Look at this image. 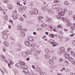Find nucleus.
<instances>
[{
  "label": "nucleus",
  "mask_w": 75,
  "mask_h": 75,
  "mask_svg": "<svg viewBox=\"0 0 75 75\" xmlns=\"http://www.w3.org/2000/svg\"><path fill=\"white\" fill-rule=\"evenodd\" d=\"M19 66H21V65H22L21 67V69H25L26 68H28V67L27 65H25V63L24 62H19Z\"/></svg>",
  "instance_id": "1"
},
{
  "label": "nucleus",
  "mask_w": 75,
  "mask_h": 75,
  "mask_svg": "<svg viewBox=\"0 0 75 75\" xmlns=\"http://www.w3.org/2000/svg\"><path fill=\"white\" fill-rule=\"evenodd\" d=\"M30 13L31 15H35V16H37L38 15V11L37 9H34L33 11H30Z\"/></svg>",
  "instance_id": "2"
},
{
  "label": "nucleus",
  "mask_w": 75,
  "mask_h": 75,
  "mask_svg": "<svg viewBox=\"0 0 75 75\" xmlns=\"http://www.w3.org/2000/svg\"><path fill=\"white\" fill-rule=\"evenodd\" d=\"M49 42L51 43L53 45V47H56L57 45V43L55 42V41L52 40H50L49 41Z\"/></svg>",
  "instance_id": "3"
},
{
  "label": "nucleus",
  "mask_w": 75,
  "mask_h": 75,
  "mask_svg": "<svg viewBox=\"0 0 75 75\" xmlns=\"http://www.w3.org/2000/svg\"><path fill=\"white\" fill-rule=\"evenodd\" d=\"M59 7H60V5L59 4H54L52 6V8L55 10L59 8Z\"/></svg>",
  "instance_id": "4"
},
{
  "label": "nucleus",
  "mask_w": 75,
  "mask_h": 75,
  "mask_svg": "<svg viewBox=\"0 0 75 75\" xmlns=\"http://www.w3.org/2000/svg\"><path fill=\"white\" fill-rule=\"evenodd\" d=\"M48 12L50 14H54L55 13L54 12V11L53 9H49L48 10Z\"/></svg>",
  "instance_id": "5"
},
{
  "label": "nucleus",
  "mask_w": 75,
  "mask_h": 75,
  "mask_svg": "<svg viewBox=\"0 0 75 75\" xmlns=\"http://www.w3.org/2000/svg\"><path fill=\"white\" fill-rule=\"evenodd\" d=\"M42 9L44 11H46L48 10L47 7L46 6H44L42 7Z\"/></svg>",
  "instance_id": "6"
},
{
  "label": "nucleus",
  "mask_w": 75,
  "mask_h": 75,
  "mask_svg": "<svg viewBox=\"0 0 75 75\" xmlns=\"http://www.w3.org/2000/svg\"><path fill=\"white\" fill-rule=\"evenodd\" d=\"M22 55L23 58H25V57L27 56V53L25 52H23L22 53Z\"/></svg>",
  "instance_id": "7"
},
{
  "label": "nucleus",
  "mask_w": 75,
  "mask_h": 75,
  "mask_svg": "<svg viewBox=\"0 0 75 75\" xmlns=\"http://www.w3.org/2000/svg\"><path fill=\"white\" fill-rule=\"evenodd\" d=\"M28 39L29 41H31V42H33L34 41V38L31 36L28 37Z\"/></svg>",
  "instance_id": "8"
},
{
  "label": "nucleus",
  "mask_w": 75,
  "mask_h": 75,
  "mask_svg": "<svg viewBox=\"0 0 75 75\" xmlns=\"http://www.w3.org/2000/svg\"><path fill=\"white\" fill-rule=\"evenodd\" d=\"M60 51L61 52L62 54L64 53L65 52V48L63 47H61Z\"/></svg>",
  "instance_id": "9"
},
{
  "label": "nucleus",
  "mask_w": 75,
  "mask_h": 75,
  "mask_svg": "<svg viewBox=\"0 0 75 75\" xmlns=\"http://www.w3.org/2000/svg\"><path fill=\"white\" fill-rule=\"evenodd\" d=\"M2 37L4 40H7L8 38V35L6 34H4L2 35Z\"/></svg>",
  "instance_id": "10"
},
{
  "label": "nucleus",
  "mask_w": 75,
  "mask_h": 75,
  "mask_svg": "<svg viewBox=\"0 0 75 75\" xmlns=\"http://www.w3.org/2000/svg\"><path fill=\"white\" fill-rule=\"evenodd\" d=\"M58 14L59 16H64L65 15V12L64 11L60 12L58 13Z\"/></svg>",
  "instance_id": "11"
},
{
  "label": "nucleus",
  "mask_w": 75,
  "mask_h": 75,
  "mask_svg": "<svg viewBox=\"0 0 75 75\" xmlns=\"http://www.w3.org/2000/svg\"><path fill=\"white\" fill-rule=\"evenodd\" d=\"M65 57L66 59H69L70 58V56L69 54H65Z\"/></svg>",
  "instance_id": "12"
},
{
  "label": "nucleus",
  "mask_w": 75,
  "mask_h": 75,
  "mask_svg": "<svg viewBox=\"0 0 75 75\" xmlns=\"http://www.w3.org/2000/svg\"><path fill=\"white\" fill-rule=\"evenodd\" d=\"M25 44L26 46H30V42L28 41H25Z\"/></svg>",
  "instance_id": "13"
},
{
  "label": "nucleus",
  "mask_w": 75,
  "mask_h": 75,
  "mask_svg": "<svg viewBox=\"0 0 75 75\" xmlns=\"http://www.w3.org/2000/svg\"><path fill=\"white\" fill-rule=\"evenodd\" d=\"M53 59H50L49 60V62L50 64L51 65H53L54 64V62H53Z\"/></svg>",
  "instance_id": "14"
},
{
  "label": "nucleus",
  "mask_w": 75,
  "mask_h": 75,
  "mask_svg": "<svg viewBox=\"0 0 75 75\" xmlns=\"http://www.w3.org/2000/svg\"><path fill=\"white\" fill-rule=\"evenodd\" d=\"M12 17L13 18L14 20H16V19H17V18H18V16H17L15 14H13L12 16Z\"/></svg>",
  "instance_id": "15"
},
{
  "label": "nucleus",
  "mask_w": 75,
  "mask_h": 75,
  "mask_svg": "<svg viewBox=\"0 0 75 75\" xmlns=\"http://www.w3.org/2000/svg\"><path fill=\"white\" fill-rule=\"evenodd\" d=\"M28 68H26L23 69V71L24 73H25V74H27V73H28V70L27 69Z\"/></svg>",
  "instance_id": "16"
},
{
  "label": "nucleus",
  "mask_w": 75,
  "mask_h": 75,
  "mask_svg": "<svg viewBox=\"0 0 75 75\" xmlns=\"http://www.w3.org/2000/svg\"><path fill=\"white\" fill-rule=\"evenodd\" d=\"M19 30H20L21 29V30H22V31H25L27 30V29H22V28H23V27H22L21 25H20L19 26Z\"/></svg>",
  "instance_id": "17"
},
{
  "label": "nucleus",
  "mask_w": 75,
  "mask_h": 75,
  "mask_svg": "<svg viewBox=\"0 0 75 75\" xmlns=\"http://www.w3.org/2000/svg\"><path fill=\"white\" fill-rule=\"evenodd\" d=\"M8 8L9 10H11L13 8V6L11 5H9L8 6Z\"/></svg>",
  "instance_id": "18"
},
{
  "label": "nucleus",
  "mask_w": 75,
  "mask_h": 75,
  "mask_svg": "<svg viewBox=\"0 0 75 75\" xmlns=\"http://www.w3.org/2000/svg\"><path fill=\"white\" fill-rule=\"evenodd\" d=\"M51 57V55L50 54H46L45 56V57L46 59H48V58H49L50 57Z\"/></svg>",
  "instance_id": "19"
},
{
  "label": "nucleus",
  "mask_w": 75,
  "mask_h": 75,
  "mask_svg": "<svg viewBox=\"0 0 75 75\" xmlns=\"http://www.w3.org/2000/svg\"><path fill=\"white\" fill-rule=\"evenodd\" d=\"M3 44L4 45H6V47H8L9 46V43L8 42H4Z\"/></svg>",
  "instance_id": "20"
},
{
  "label": "nucleus",
  "mask_w": 75,
  "mask_h": 75,
  "mask_svg": "<svg viewBox=\"0 0 75 75\" xmlns=\"http://www.w3.org/2000/svg\"><path fill=\"white\" fill-rule=\"evenodd\" d=\"M25 35V33L23 32H22L20 34V35L21 37H24Z\"/></svg>",
  "instance_id": "21"
},
{
  "label": "nucleus",
  "mask_w": 75,
  "mask_h": 75,
  "mask_svg": "<svg viewBox=\"0 0 75 75\" xmlns=\"http://www.w3.org/2000/svg\"><path fill=\"white\" fill-rule=\"evenodd\" d=\"M45 53H49V52H50V50H49L47 49H45Z\"/></svg>",
  "instance_id": "22"
},
{
  "label": "nucleus",
  "mask_w": 75,
  "mask_h": 75,
  "mask_svg": "<svg viewBox=\"0 0 75 75\" xmlns=\"http://www.w3.org/2000/svg\"><path fill=\"white\" fill-rule=\"evenodd\" d=\"M69 61H71V62H73L74 60L73 58L71 57H70V58H69Z\"/></svg>",
  "instance_id": "23"
},
{
  "label": "nucleus",
  "mask_w": 75,
  "mask_h": 75,
  "mask_svg": "<svg viewBox=\"0 0 75 75\" xmlns=\"http://www.w3.org/2000/svg\"><path fill=\"white\" fill-rule=\"evenodd\" d=\"M36 70L38 72H40L41 71V69L39 68H36Z\"/></svg>",
  "instance_id": "24"
},
{
  "label": "nucleus",
  "mask_w": 75,
  "mask_h": 75,
  "mask_svg": "<svg viewBox=\"0 0 75 75\" xmlns=\"http://www.w3.org/2000/svg\"><path fill=\"white\" fill-rule=\"evenodd\" d=\"M43 18H44V17H42L41 16H39L38 18V20H41V19H43Z\"/></svg>",
  "instance_id": "25"
},
{
  "label": "nucleus",
  "mask_w": 75,
  "mask_h": 75,
  "mask_svg": "<svg viewBox=\"0 0 75 75\" xmlns=\"http://www.w3.org/2000/svg\"><path fill=\"white\" fill-rule=\"evenodd\" d=\"M64 63L66 65H67V66H68V65H69V63L67 61H65Z\"/></svg>",
  "instance_id": "26"
},
{
  "label": "nucleus",
  "mask_w": 75,
  "mask_h": 75,
  "mask_svg": "<svg viewBox=\"0 0 75 75\" xmlns=\"http://www.w3.org/2000/svg\"><path fill=\"white\" fill-rule=\"evenodd\" d=\"M46 22L47 24H50V23H52V22H51V21H47V20L46 21Z\"/></svg>",
  "instance_id": "27"
},
{
  "label": "nucleus",
  "mask_w": 75,
  "mask_h": 75,
  "mask_svg": "<svg viewBox=\"0 0 75 75\" xmlns=\"http://www.w3.org/2000/svg\"><path fill=\"white\" fill-rule=\"evenodd\" d=\"M8 33V30H6L2 32L1 33L2 34H6V33Z\"/></svg>",
  "instance_id": "28"
},
{
  "label": "nucleus",
  "mask_w": 75,
  "mask_h": 75,
  "mask_svg": "<svg viewBox=\"0 0 75 75\" xmlns=\"http://www.w3.org/2000/svg\"><path fill=\"white\" fill-rule=\"evenodd\" d=\"M64 4L65 5H68L69 4V2L67 1H65L64 2Z\"/></svg>",
  "instance_id": "29"
},
{
  "label": "nucleus",
  "mask_w": 75,
  "mask_h": 75,
  "mask_svg": "<svg viewBox=\"0 0 75 75\" xmlns=\"http://www.w3.org/2000/svg\"><path fill=\"white\" fill-rule=\"evenodd\" d=\"M49 37H51V38H54V35L51 33L50 34Z\"/></svg>",
  "instance_id": "30"
},
{
  "label": "nucleus",
  "mask_w": 75,
  "mask_h": 75,
  "mask_svg": "<svg viewBox=\"0 0 75 75\" xmlns=\"http://www.w3.org/2000/svg\"><path fill=\"white\" fill-rule=\"evenodd\" d=\"M66 25L67 26H71V23L68 22L67 23Z\"/></svg>",
  "instance_id": "31"
},
{
  "label": "nucleus",
  "mask_w": 75,
  "mask_h": 75,
  "mask_svg": "<svg viewBox=\"0 0 75 75\" xmlns=\"http://www.w3.org/2000/svg\"><path fill=\"white\" fill-rule=\"evenodd\" d=\"M30 50L31 51H35L36 50V48H32Z\"/></svg>",
  "instance_id": "32"
},
{
  "label": "nucleus",
  "mask_w": 75,
  "mask_h": 75,
  "mask_svg": "<svg viewBox=\"0 0 75 75\" xmlns=\"http://www.w3.org/2000/svg\"><path fill=\"white\" fill-rule=\"evenodd\" d=\"M4 19L7 20L8 19V16L7 15H6L5 16L4 18Z\"/></svg>",
  "instance_id": "33"
},
{
  "label": "nucleus",
  "mask_w": 75,
  "mask_h": 75,
  "mask_svg": "<svg viewBox=\"0 0 75 75\" xmlns=\"http://www.w3.org/2000/svg\"><path fill=\"white\" fill-rule=\"evenodd\" d=\"M72 51V49L70 48H69L67 49V51L68 52H69V51Z\"/></svg>",
  "instance_id": "34"
},
{
  "label": "nucleus",
  "mask_w": 75,
  "mask_h": 75,
  "mask_svg": "<svg viewBox=\"0 0 75 75\" xmlns=\"http://www.w3.org/2000/svg\"><path fill=\"white\" fill-rule=\"evenodd\" d=\"M54 3H59V0H56L54 1Z\"/></svg>",
  "instance_id": "35"
},
{
  "label": "nucleus",
  "mask_w": 75,
  "mask_h": 75,
  "mask_svg": "<svg viewBox=\"0 0 75 75\" xmlns=\"http://www.w3.org/2000/svg\"><path fill=\"white\" fill-rule=\"evenodd\" d=\"M9 22L11 23V24L13 23V21L12 20H9Z\"/></svg>",
  "instance_id": "36"
},
{
  "label": "nucleus",
  "mask_w": 75,
  "mask_h": 75,
  "mask_svg": "<svg viewBox=\"0 0 75 75\" xmlns=\"http://www.w3.org/2000/svg\"><path fill=\"white\" fill-rule=\"evenodd\" d=\"M63 60L61 58L59 59V62H61L63 61Z\"/></svg>",
  "instance_id": "37"
},
{
  "label": "nucleus",
  "mask_w": 75,
  "mask_h": 75,
  "mask_svg": "<svg viewBox=\"0 0 75 75\" xmlns=\"http://www.w3.org/2000/svg\"><path fill=\"white\" fill-rule=\"evenodd\" d=\"M62 27V25H58L57 26L58 28H61V27Z\"/></svg>",
  "instance_id": "38"
},
{
  "label": "nucleus",
  "mask_w": 75,
  "mask_h": 75,
  "mask_svg": "<svg viewBox=\"0 0 75 75\" xmlns=\"http://www.w3.org/2000/svg\"><path fill=\"white\" fill-rule=\"evenodd\" d=\"M20 20L21 21H24V19L22 17H21L20 18Z\"/></svg>",
  "instance_id": "39"
},
{
  "label": "nucleus",
  "mask_w": 75,
  "mask_h": 75,
  "mask_svg": "<svg viewBox=\"0 0 75 75\" xmlns=\"http://www.w3.org/2000/svg\"><path fill=\"white\" fill-rule=\"evenodd\" d=\"M75 53H74V52L71 51L70 52V54L72 55H73L74 54H75Z\"/></svg>",
  "instance_id": "40"
},
{
  "label": "nucleus",
  "mask_w": 75,
  "mask_h": 75,
  "mask_svg": "<svg viewBox=\"0 0 75 75\" xmlns=\"http://www.w3.org/2000/svg\"><path fill=\"white\" fill-rule=\"evenodd\" d=\"M52 20V18H48V19H47V21H51V20Z\"/></svg>",
  "instance_id": "41"
},
{
  "label": "nucleus",
  "mask_w": 75,
  "mask_h": 75,
  "mask_svg": "<svg viewBox=\"0 0 75 75\" xmlns=\"http://www.w3.org/2000/svg\"><path fill=\"white\" fill-rule=\"evenodd\" d=\"M59 33L60 34H61V35H62L63 34V33L62 32V31H59Z\"/></svg>",
  "instance_id": "42"
},
{
  "label": "nucleus",
  "mask_w": 75,
  "mask_h": 75,
  "mask_svg": "<svg viewBox=\"0 0 75 75\" xmlns=\"http://www.w3.org/2000/svg\"><path fill=\"white\" fill-rule=\"evenodd\" d=\"M16 67H19V63H17L16 65Z\"/></svg>",
  "instance_id": "43"
},
{
  "label": "nucleus",
  "mask_w": 75,
  "mask_h": 75,
  "mask_svg": "<svg viewBox=\"0 0 75 75\" xmlns=\"http://www.w3.org/2000/svg\"><path fill=\"white\" fill-rule=\"evenodd\" d=\"M19 7H21V8H23V5L20 4V3H19Z\"/></svg>",
  "instance_id": "44"
},
{
  "label": "nucleus",
  "mask_w": 75,
  "mask_h": 75,
  "mask_svg": "<svg viewBox=\"0 0 75 75\" xmlns=\"http://www.w3.org/2000/svg\"><path fill=\"white\" fill-rule=\"evenodd\" d=\"M71 30H75V28L74 27H71Z\"/></svg>",
  "instance_id": "45"
},
{
  "label": "nucleus",
  "mask_w": 75,
  "mask_h": 75,
  "mask_svg": "<svg viewBox=\"0 0 75 75\" xmlns=\"http://www.w3.org/2000/svg\"><path fill=\"white\" fill-rule=\"evenodd\" d=\"M62 53L61 52V51H60L59 52H58V54L59 55H62Z\"/></svg>",
  "instance_id": "46"
},
{
  "label": "nucleus",
  "mask_w": 75,
  "mask_h": 75,
  "mask_svg": "<svg viewBox=\"0 0 75 75\" xmlns=\"http://www.w3.org/2000/svg\"><path fill=\"white\" fill-rule=\"evenodd\" d=\"M68 13L69 14H72V11L71 10L69 11Z\"/></svg>",
  "instance_id": "47"
},
{
  "label": "nucleus",
  "mask_w": 75,
  "mask_h": 75,
  "mask_svg": "<svg viewBox=\"0 0 75 75\" xmlns=\"http://www.w3.org/2000/svg\"><path fill=\"white\" fill-rule=\"evenodd\" d=\"M72 44L73 45H75V40L73 41Z\"/></svg>",
  "instance_id": "48"
},
{
  "label": "nucleus",
  "mask_w": 75,
  "mask_h": 75,
  "mask_svg": "<svg viewBox=\"0 0 75 75\" xmlns=\"http://www.w3.org/2000/svg\"><path fill=\"white\" fill-rule=\"evenodd\" d=\"M36 53H38V54H40V52L38 50H37L36 51Z\"/></svg>",
  "instance_id": "49"
},
{
  "label": "nucleus",
  "mask_w": 75,
  "mask_h": 75,
  "mask_svg": "<svg viewBox=\"0 0 75 75\" xmlns=\"http://www.w3.org/2000/svg\"><path fill=\"white\" fill-rule=\"evenodd\" d=\"M67 11V8L64 9V13H65V12H66V11Z\"/></svg>",
  "instance_id": "50"
},
{
  "label": "nucleus",
  "mask_w": 75,
  "mask_h": 75,
  "mask_svg": "<svg viewBox=\"0 0 75 75\" xmlns=\"http://www.w3.org/2000/svg\"><path fill=\"white\" fill-rule=\"evenodd\" d=\"M10 62L11 63V64L12 65H13V64H14V63H13V61H12L11 60L10 61Z\"/></svg>",
  "instance_id": "51"
},
{
  "label": "nucleus",
  "mask_w": 75,
  "mask_h": 75,
  "mask_svg": "<svg viewBox=\"0 0 75 75\" xmlns=\"http://www.w3.org/2000/svg\"><path fill=\"white\" fill-rule=\"evenodd\" d=\"M45 26V24H42L41 25V27H43Z\"/></svg>",
  "instance_id": "52"
},
{
  "label": "nucleus",
  "mask_w": 75,
  "mask_h": 75,
  "mask_svg": "<svg viewBox=\"0 0 75 75\" xmlns=\"http://www.w3.org/2000/svg\"><path fill=\"white\" fill-rule=\"evenodd\" d=\"M31 5L32 6L34 5V2H31Z\"/></svg>",
  "instance_id": "53"
},
{
  "label": "nucleus",
  "mask_w": 75,
  "mask_h": 75,
  "mask_svg": "<svg viewBox=\"0 0 75 75\" xmlns=\"http://www.w3.org/2000/svg\"><path fill=\"white\" fill-rule=\"evenodd\" d=\"M39 22L40 23H43V20H39Z\"/></svg>",
  "instance_id": "54"
},
{
  "label": "nucleus",
  "mask_w": 75,
  "mask_h": 75,
  "mask_svg": "<svg viewBox=\"0 0 75 75\" xmlns=\"http://www.w3.org/2000/svg\"><path fill=\"white\" fill-rule=\"evenodd\" d=\"M74 33H72V34H70V36L71 37H73V36H74Z\"/></svg>",
  "instance_id": "55"
},
{
  "label": "nucleus",
  "mask_w": 75,
  "mask_h": 75,
  "mask_svg": "<svg viewBox=\"0 0 75 75\" xmlns=\"http://www.w3.org/2000/svg\"><path fill=\"white\" fill-rule=\"evenodd\" d=\"M34 55L35 56V57H37V56L38 55L37 53H35L34 54Z\"/></svg>",
  "instance_id": "56"
},
{
  "label": "nucleus",
  "mask_w": 75,
  "mask_h": 75,
  "mask_svg": "<svg viewBox=\"0 0 75 75\" xmlns=\"http://www.w3.org/2000/svg\"><path fill=\"white\" fill-rule=\"evenodd\" d=\"M23 17H25V18H27V16H26L25 15H23Z\"/></svg>",
  "instance_id": "57"
},
{
  "label": "nucleus",
  "mask_w": 75,
  "mask_h": 75,
  "mask_svg": "<svg viewBox=\"0 0 75 75\" xmlns=\"http://www.w3.org/2000/svg\"><path fill=\"white\" fill-rule=\"evenodd\" d=\"M57 18H58V19H60V18H61V17L59 16H57Z\"/></svg>",
  "instance_id": "58"
},
{
  "label": "nucleus",
  "mask_w": 75,
  "mask_h": 75,
  "mask_svg": "<svg viewBox=\"0 0 75 75\" xmlns=\"http://www.w3.org/2000/svg\"><path fill=\"white\" fill-rule=\"evenodd\" d=\"M62 20L64 21L65 20V18L64 17H63L62 18Z\"/></svg>",
  "instance_id": "59"
},
{
  "label": "nucleus",
  "mask_w": 75,
  "mask_h": 75,
  "mask_svg": "<svg viewBox=\"0 0 75 75\" xmlns=\"http://www.w3.org/2000/svg\"><path fill=\"white\" fill-rule=\"evenodd\" d=\"M19 9L20 10V11H23V8H19Z\"/></svg>",
  "instance_id": "60"
},
{
  "label": "nucleus",
  "mask_w": 75,
  "mask_h": 75,
  "mask_svg": "<svg viewBox=\"0 0 75 75\" xmlns=\"http://www.w3.org/2000/svg\"><path fill=\"white\" fill-rule=\"evenodd\" d=\"M43 72H40V75H43Z\"/></svg>",
  "instance_id": "61"
},
{
  "label": "nucleus",
  "mask_w": 75,
  "mask_h": 75,
  "mask_svg": "<svg viewBox=\"0 0 75 75\" xmlns=\"http://www.w3.org/2000/svg\"><path fill=\"white\" fill-rule=\"evenodd\" d=\"M5 62H6V64H7L8 63V60H5Z\"/></svg>",
  "instance_id": "62"
},
{
  "label": "nucleus",
  "mask_w": 75,
  "mask_h": 75,
  "mask_svg": "<svg viewBox=\"0 0 75 75\" xmlns=\"http://www.w3.org/2000/svg\"><path fill=\"white\" fill-rule=\"evenodd\" d=\"M72 64L73 65H75V61L73 62Z\"/></svg>",
  "instance_id": "63"
},
{
  "label": "nucleus",
  "mask_w": 75,
  "mask_h": 75,
  "mask_svg": "<svg viewBox=\"0 0 75 75\" xmlns=\"http://www.w3.org/2000/svg\"><path fill=\"white\" fill-rule=\"evenodd\" d=\"M71 75H75V73H71Z\"/></svg>",
  "instance_id": "64"
}]
</instances>
